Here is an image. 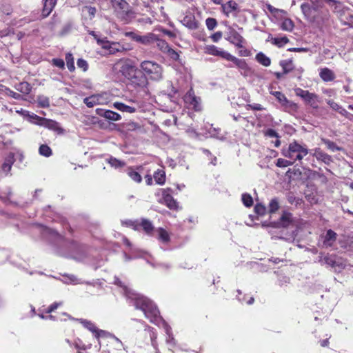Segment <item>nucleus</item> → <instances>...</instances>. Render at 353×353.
Listing matches in <instances>:
<instances>
[{
    "mask_svg": "<svg viewBox=\"0 0 353 353\" xmlns=\"http://www.w3.org/2000/svg\"><path fill=\"white\" fill-rule=\"evenodd\" d=\"M115 284L123 288L125 294L128 299L134 301V304L137 309L141 310L146 318L149 319L152 323L159 324L163 321L159 316V311L156 305L146 297L134 292L125 285H123L121 281L119 279H116Z\"/></svg>",
    "mask_w": 353,
    "mask_h": 353,
    "instance_id": "nucleus-1",
    "label": "nucleus"
},
{
    "mask_svg": "<svg viewBox=\"0 0 353 353\" xmlns=\"http://www.w3.org/2000/svg\"><path fill=\"white\" fill-rule=\"evenodd\" d=\"M114 73L120 74L132 83L143 86L145 83V77L138 70L136 63L130 59H121L117 61L112 67Z\"/></svg>",
    "mask_w": 353,
    "mask_h": 353,
    "instance_id": "nucleus-2",
    "label": "nucleus"
},
{
    "mask_svg": "<svg viewBox=\"0 0 353 353\" xmlns=\"http://www.w3.org/2000/svg\"><path fill=\"white\" fill-rule=\"evenodd\" d=\"M282 155L292 159L294 162L301 161L309 153V150L304 144H300L297 141L290 142L288 147L283 148Z\"/></svg>",
    "mask_w": 353,
    "mask_h": 353,
    "instance_id": "nucleus-3",
    "label": "nucleus"
},
{
    "mask_svg": "<svg viewBox=\"0 0 353 353\" xmlns=\"http://www.w3.org/2000/svg\"><path fill=\"white\" fill-rule=\"evenodd\" d=\"M143 73L150 79L159 81L163 77V68L157 63L152 61H144L141 63Z\"/></svg>",
    "mask_w": 353,
    "mask_h": 353,
    "instance_id": "nucleus-4",
    "label": "nucleus"
},
{
    "mask_svg": "<svg viewBox=\"0 0 353 353\" xmlns=\"http://www.w3.org/2000/svg\"><path fill=\"white\" fill-rule=\"evenodd\" d=\"M294 92L296 95L303 99L306 104L314 109L319 108V103L321 102V100L317 94L299 88H296Z\"/></svg>",
    "mask_w": 353,
    "mask_h": 353,
    "instance_id": "nucleus-5",
    "label": "nucleus"
},
{
    "mask_svg": "<svg viewBox=\"0 0 353 353\" xmlns=\"http://www.w3.org/2000/svg\"><path fill=\"white\" fill-rule=\"evenodd\" d=\"M172 190L170 188L161 189L157 194L156 196L161 197L158 199V202L161 204L165 205L168 208L171 210H176L178 208V204L176 200L171 195Z\"/></svg>",
    "mask_w": 353,
    "mask_h": 353,
    "instance_id": "nucleus-6",
    "label": "nucleus"
},
{
    "mask_svg": "<svg viewBox=\"0 0 353 353\" xmlns=\"http://www.w3.org/2000/svg\"><path fill=\"white\" fill-rule=\"evenodd\" d=\"M125 35L130 37L132 41L137 42L144 46H150L157 39V35L152 32H148L145 34L141 35L137 32H129Z\"/></svg>",
    "mask_w": 353,
    "mask_h": 353,
    "instance_id": "nucleus-7",
    "label": "nucleus"
},
{
    "mask_svg": "<svg viewBox=\"0 0 353 353\" xmlns=\"http://www.w3.org/2000/svg\"><path fill=\"white\" fill-rule=\"evenodd\" d=\"M225 39L237 48H242L245 42L243 37L232 26H228Z\"/></svg>",
    "mask_w": 353,
    "mask_h": 353,
    "instance_id": "nucleus-8",
    "label": "nucleus"
},
{
    "mask_svg": "<svg viewBox=\"0 0 353 353\" xmlns=\"http://www.w3.org/2000/svg\"><path fill=\"white\" fill-rule=\"evenodd\" d=\"M229 61L232 62L233 64L238 68L240 73L244 77H249L252 74V70L248 65L245 60L239 59L232 54Z\"/></svg>",
    "mask_w": 353,
    "mask_h": 353,
    "instance_id": "nucleus-9",
    "label": "nucleus"
},
{
    "mask_svg": "<svg viewBox=\"0 0 353 353\" xmlns=\"http://www.w3.org/2000/svg\"><path fill=\"white\" fill-rule=\"evenodd\" d=\"M204 52L205 54L213 55V56H217L220 57L222 59H224L227 61H229L230 58L231 57L232 54L229 53L228 52L219 48L214 45H207L203 48Z\"/></svg>",
    "mask_w": 353,
    "mask_h": 353,
    "instance_id": "nucleus-10",
    "label": "nucleus"
},
{
    "mask_svg": "<svg viewBox=\"0 0 353 353\" xmlns=\"http://www.w3.org/2000/svg\"><path fill=\"white\" fill-rule=\"evenodd\" d=\"M129 102L131 105H126L121 102H114L112 104V107L115 109L128 113H134L140 108L139 103L134 100H130Z\"/></svg>",
    "mask_w": 353,
    "mask_h": 353,
    "instance_id": "nucleus-11",
    "label": "nucleus"
},
{
    "mask_svg": "<svg viewBox=\"0 0 353 353\" xmlns=\"http://www.w3.org/2000/svg\"><path fill=\"white\" fill-rule=\"evenodd\" d=\"M105 96H106L105 93L93 94L89 97L85 98L83 102L88 108H92L97 105L105 103L107 99L105 98Z\"/></svg>",
    "mask_w": 353,
    "mask_h": 353,
    "instance_id": "nucleus-12",
    "label": "nucleus"
},
{
    "mask_svg": "<svg viewBox=\"0 0 353 353\" xmlns=\"http://www.w3.org/2000/svg\"><path fill=\"white\" fill-rule=\"evenodd\" d=\"M184 101L189 108L195 110H200V99L195 96L192 90H189L184 96Z\"/></svg>",
    "mask_w": 353,
    "mask_h": 353,
    "instance_id": "nucleus-13",
    "label": "nucleus"
},
{
    "mask_svg": "<svg viewBox=\"0 0 353 353\" xmlns=\"http://www.w3.org/2000/svg\"><path fill=\"white\" fill-rule=\"evenodd\" d=\"M301 8L307 19L313 21L315 19L317 12V6L316 5L304 3L301 5Z\"/></svg>",
    "mask_w": 353,
    "mask_h": 353,
    "instance_id": "nucleus-14",
    "label": "nucleus"
},
{
    "mask_svg": "<svg viewBox=\"0 0 353 353\" xmlns=\"http://www.w3.org/2000/svg\"><path fill=\"white\" fill-rule=\"evenodd\" d=\"M96 112L98 115L103 117L108 120L117 121L121 119V117L119 114L112 110L97 108Z\"/></svg>",
    "mask_w": 353,
    "mask_h": 353,
    "instance_id": "nucleus-15",
    "label": "nucleus"
},
{
    "mask_svg": "<svg viewBox=\"0 0 353 353\" xmlns=\"http://www.w3.org/2000/svg\"><path fill=\"white\" fill-rule=\"evenodd\" d=\"M81 323L88 330L94 334L95 338L98 340L99 344L101 345V342L100 341V337L104 334V332L102 330H98L95 325L90 321L83 319L79 320Z\"/></svg>",
    "mask_w": 353,
    "mask_h": 353,
    "instance_id": "nucleus-16",
    "label": "nucleus"
},
{
    "mask_svg": "<svg viewBox=\"0 0 353 353\" xmlns=\"http://www.w3.org/2000/svg\"><path fill=\"white\" fill-rule=\"evenodd\" d=\"M183 26L191 30H195L198 28L199 23L195 19V17L191 14L188 13L181 21Z\"/></svg>",
    "mask_w": 353,
    "mask_h": 353,
    "instance_id": "nucleus-17",
    "label": "nucleus"
},
{
    "mask_svg": "<svg viewBox=\"0 0 353 353\" xmlns=\"http://www.w3.org/2000/svg\"><path fill=\"white\" fill-rule=\"evenodd\" d=\"M312 155L316 157L317 160H321L327 164L332 161L331 157L323 152L320 148H315L312 150Z\"/></svg>",
    "mask_w": 353,
    "mask_h": 353,
    "instance_id": "nucleus-18",
    "label": "nucleus"
},
{
    "mask_svg": "<svg viewBox=\"0 0 353 353\" xmlns=\"http://www.w3.org/2000/svg\"><path fill=\"white\" fill-rule=\"evenodd\" d=\"M221 8H222L223 12L227 17H229V15L231 13L237 10L238 5L235 1L231 0V1H228L225 3L222 4Z\"/></svg>",
    "mask_w": 353,
    "mask_h": 353,
    "instance_id": "nucleus-19",
    "label": "nucleus"
},
{
    "mask_svg": "<svg viewBox=\"0 0 353 353\" xmlns=\"http://www.w3.org/2000/svg\"><path fill=\"white\" fill-rule=\"evenodd\" d=\"M112 5L116 10L128 12L129 8L128 3L125 0H111Z\"/></svg>",
    "mask_w": 353,
    "mask_h": 353,
    "instance_id": "nucleus-20",
    "label": "nucleus"
},
{
    "mask_svg": "<svg viewBox=\"0 0 353 353\" xmlns=\"http://www.w3.org/2000/svg\"><path fill=\"white\" fill-rule=\"evenodd\" d=\"M336 239V234L332 230L327 231V233L324 237L323 245L325 247H330L333 245Z\"/></svg>",
    "mask_w": 353,
    "mask_h": 353,
    "instance_id": "nucleus-21",
    "label": "nucleus"
},
{
    "mask_svg": "<svg viewBox=\"0 0 353 353\" xmlns=\"http://www.w3.org/2000/svg\"><path fill=\"white\" fill-rule=\"evenodd\" d=\"M319 76L324 81H331L335 78L334 73L327 68L321 69Z\"/></svg>",
    "mask_w": 353,
    "mask_h": 353,
    "instance_id": "nucleus-22",
    "label": "nucleus"
},
{
    "mask_svg": "<svg viewBox=\"0 0 353 353\" xmlns=\"http://www.w3.org/2000/svg\"><path fill=\"white\" fill-rule=\"evenodd\" d=\"M39 125L43 126L46 128H48L50 130H52L54 131H58L60 130V128H59L57 122H56L53 120H51V119H46V118H43L41 123H39Z\"/></svg>",
    "mask_w": 353,
    "mask_h": 353,
    "instance_id": "nucleus-23",
    "label": "nucleus"
},
{
    "mask_svg": "<svg viewBox=\"0 0 353 353\" xmlns=\"http://www.w3.org/2000/svg\"><path fill=\"white\" fill-rule=\"evenodd\" d=\"M43 8L42 11V14L44 17L48 16L52 10H53L56 3L57 0H43Z\"/></svg>",
    "mask_w": 353,
    "mask_h": 353,
    "instance_id": "nucleus-24",
    "label": "nucleus"
},
{
    "mask_svg": "<svg viewBox=\"0 0 353 353\" xmlns=\"http://www.w3.org/2000/svg\"><path fill=\"white\" fill-rule=\"evenodd\" d=\"M155 42L157 43V47L162 52H169L174 54L176 56V57H179L177 53H176L173 50L170 48L169 46L164 40L160 39L157 37V39L155 41Z\"/></svg>",
    "mask_w": 353,
    "mask_h": 353,
    "instance_id": "nucleus-25",
    "label": "nucleus"
},
{
    "mask_svg": "<svg viewBox=\"0 0 353 353\" xmlns=\"http://www.w3.org/2000/svg\"><path fill=\"white\" fill-rule=\"evenodd\" d=\"M154 179L156 183L162 185L165 182V172L163 169H158L154 173Z\"/></svg>",
    "mask_w": 353,
    "mask_h": 353,
    "instance_id": "nucleus-26",
    "label": "nucleus"
},
{
    "mask_svg": "<svg viewBox=\"0 0 353 353\" xmlns=\"http://www.w3.org/2000/svg\"><path fill=\"white\" fill-rule=\"evenodd\" d=\"M292 222V214L289 212H283L278 223L280 227H288Z\"/></svg>",
    "mask_w": 353,
    "mask_h": 353,
    "instance_id": "nucleus-27",
    "label": "nucleus"
},
{
    "mask_svg": "<svg viewBox=\"0 0 353 353\" xmlns=\"http://www.w3.org/2000/svg\"><path fill=\"white\" fill-rule=\"evenodd\" d=\"M285 16V15H283V17L281 19H283L281 23V28L283 30L291 32L294 26V23L290 18L284 17Z\"/></svg>",
    "mask_w": 353,
    "mask_h": 353,
    "instance_id": "nucleus-28",
    "label": "nucleus"
},
{
    "mask_svg": "<svg viewBox=\"0 0 353 353\" xmlns=\"http://www.w3.org/2000/svg\"><path fill=\"white\" fill-rule=\"evenodd\" d=\"M98 43H101V46L103 48L108 50L109 53L114 54L116 51L119 50L116 48L117 46L115 43H110L108 41H99L98 40Z\"/></svg>",
    "mask_w": 353,
    "mask_h": 353,
    "instance_id": "nucleus-29",
    "label": "nucleus"
},
{
    "mask_svg": "<svg viewBox=\"0 0 353 353\" xmlns=\"http://www.w3.org/2000/svg\"><path fill=\"white\" fill-rule=\"evenodd\" d=\"M158 239L163 243H167L170 241V235L168 232L163 228H159L157 230Z\"/></svg>",
    "mask_w": 353,
    "mask_h": 353,
    "instance_id": "nucleus-30",
    "label": "nucleus"
},
{
    "mask_svg": "<svg viewBox=\"0 0 353 353\" xmlns=\"http://www.w3.org/2000/svg\"><path fill=\"white\" fill-rule=\"evenodd\" d=\"M256 60L260 64H261L265 67H268V66L270 65V64H271L270 59L269 57H268L263 52H259L256 55Z\"/></svg>",
    "mask_w": 353,
    "mask_h": 353,
    "instance_id": "nucleus-31",
    "label": "nucleus"
},
{
    "mask_svg": "<svg viewBox=\"0 0 353 353\" xmlns=\"http://www.w3.org/2000/svg\"><path fill=\"white\" fill-rule=\"evenodd\" d=\"M267 9L275 17L281 19L283 15H286V12L283 10L277 9L270 4L266 6Z\"/></svg>",
    "mask_w": 353,
    "mask_h": 353,
    "instance_id": "nucleus-32",
    "label": "nucleus"
},
{
    "mask_svg": "<svg viewBox=\"0 0 353 353\" xmlns=\"http://www.w3.org/2000/svg\"><path fill=\"white\" fill-rule=\"evenodd\" d=\"M127 174L129 176V177H130V179L132 180H133L134 181H135L137 183L141 182V181H142L141 176L140 175V174L138 172L135 171L133 168H129L127 170Z\"/></svg>",
    "mask_w": 353,
    "mask_h": 353,
    "instance_id": "nucleus-33",
    "label": "nucleus"
},
{
    "mask_svg": "<svg viewBox=\"0 0 353 353\" xmlns=\"http://www.w3.org/2000/svg\"><path fill=\"white\" fill-rule=\"evenodd\" d=\"M14 162V156L10 154L5 160L2 165V170L5 172H8L11 170L12 165Z\"/></svg>",
    "mask_w": 353,
    "mask_h": 353,
    "instance_id": "nucleus-34",
    "label": "nucleus"
},
{
    "mask_svg": "<svg viewBox=\"0 0 353 353\" xmlns=\"http://www.w3.org/2000/svg\"><path fill=\"white\" fill-rule=\"evenodd\" d=\"M16 89L21 93L28 94L31 90V86L27 82H22L16 86Z\"/></svg>",
    "mask_w": 353,
    "mask_h": 353,
    "instance_id": "nucleus-35",
    "label": "nucleus"
},
{
    "mask_svg": "<svg viewBox=\"0 0 353 353\" xmlns=\"http://www.w3.org/2000/svg\"><path fill=\"white\" fill-rule=\"evenodd\" d=\"M327 103L330 105L331 108H332L334 110H336L339 112L342 115H345L347 113V111L343 109L341 106H340L338 103H335L334 101L332 100H329L327 101Z\"/></svg>",
    "mask_w": 353,
    "mask_h": 353,
    "instance_id": "nucleus-36",
    "label": "nucleus"
},
{
    "mask_svg": "<svg viewBox=\"0 0 353 353\" xmlns=\"http://www.w3.org/2000/svg\"><path fill=\"white\" fill-rule=\"evenodd\" d=\"M322 141L327 146V148L332 152L341 150V148L337 146L335 143L328 140L322 139Z\"/></svg>",
    "mask_w": 353,
    "mask_h": 353,
    "instance_id": "nucleus-37",
    "label": "nucleus"
},
{
    "mask_svg": "<svg viewBox=\"0 0 353 353\" xmlns=\"http://www.w3.org/2000/svg\"><path fill=\"white\" fill-rule=\"evenodd\" d=\"M39 154L46 157H49L52 154L51 148L45 144L41 145L39 149Z\"/></svg>",
    "mask_w": 353,
    "mask_h": 353,
    "instance_id": "nucleus-38",
    "label": "nucleus"
},
{
    "mask_svg": "<svg viewBox=\"0 0 353 353\" xmlns=\"http://www.w3.org/2000/svg\"><path fill=\"white\" fill-rule=\"evenodd\" d=\"M37 101L40 107L48 108L50 105L49 99L47 97L39 96Z\"/></svg>",
    "mask_w": 353,
    "mask_h": 353,
    "instance_id": "nucleus-39",
    "label": "nucleus"
},
{
    "mask_svg": "<svg viewBox=\"0 0 353 353\" xmlns=\"http://www.w3.org/2000/svg\"><path fill=\"white\" fill-rule=\"evenodd\" d=\"M271 94L274 96L276 99L278 100V101L281 103V105H283L284 102H287V98L281 92L279 91H274V92H270Z\"/></svg>",
    "mask_w": 353,
    "mask_h": 353,
    "instance_id": "nucleus-40",
    "label": "nucleus"
},
{
    "mask_svg": "<svg viewBox=\"0 0 353 353\" xmlns=\"http://www.w3.org/2000/svg\"><path fill=\"white\" fill-rule=\"evenodd\" d=\"M27 118L29 121L38 125H39V123H41L43 119V117H40L34 113H29V115H28Z\"/></svg>",
    "mask_w": 353,
    "mask_h": 353,
    "instance_id": "nucleus-41",
    "label": "nucleus"
},
{
    "mask_svg": "<svg viewBox=\"0 0 353 353\" xmlns=\"http://www.w3.org/2000/svg\"><path fill=\"white\" fill-rule=\"evenodd\" d=\"M294 163L292 160L290 161L280 158L277 159L276 165L279 168H285L292 165Z\"/></svg>",
    "mask_w": 353,
    "mask_h": 353,
    "instance_id": "nucleus-42",
    "label": "nucleus"
},
{
    "mask_svg": "<svg viewBox=\"0 0 353 353\" xmlns=\"http://www.w3.org/2000/svg\"><path fill=\"white\" fill-rule=\"evenodd\" d=\"M279 208V203L277 199H272L269 203V212L270 213L275 212Z\"/></svg>",
    "mask_w": 353,
    "mask_h": 353,
    "instance_id": "nucleus-43",
    "label": "nucleus"
},
{
    "mask_svg": "<svg viewBox=\"0 0 353 353\" xmlns=\"http://www.w3.org/2000/svg\"><path fill=\"white\" fill-rule=\"evenodd\" d=\"M242 201L246 207H250L253 204V199L249 194H243L242 195Z\"/></svg>",
    "mask_w": 353,
    "mask_h": 353,
    "instance_id": "nucleus-44",
    "label": "nucleus"
},
{
    "mask_svg": "<svg viewBox=\"0 0 353 353\" xmlns=\"http://www.w3.org/2000/svg\"><path fill=\"white\" fill-rule=\"evenodd\" d=\"M108 163L110 164L112 167L115 168L123 167L125 163L115 158L110 157L108 159Z\"/></svg>",
    "mask_w": 353,
    "mask_h": 353,
    "instance_id": "nucleus-45",
    "label": "nucleus"
},
{
    "mask_svg": "<svg viewBox=\"0 0 353 353\" xmlns=\"http://www.w3.org/2000/svg\"><path fill=\"white\" fill-rule=\"evenodd\" d=\"M65 60L67 63V66L69 70L72 71L74 70V61L72 54L70 53H68L65 56Z\"/></svg>",
    "mask_w": 353,
    "mask_h": 353,
    "instance_id": "nucleus-46",
    "label": "nucleus"
},
{
    "mask_svg": "<svg viewBox=\"0 0 353 353\" xmlns=\"http://www.w3.org/2000/svg\"><path fill=\"white\" fill-rule=\"evenodd\" d=\"M205 24H206L207 28L210 30H212L217 26V22H216V20L214 18H208L205 20Z\"/></svg>",
    "mask_w": 353,
    "mask_h": 353,
    "instance_id": "nucleus-47",
    "label": "nucleus"
},
{
    "mask_svg": "<svg viewBox=\"0 0 353 353\" xmlns=\"http://www.w3.org/2000/svg\"><path fill=\"white\" fill-rule=\"evenodd\" d=\"M281 65L283 69V72L285 74L289 72L292 70V63L291 61H284L281 62Z\"/></svg>",
    "mask_w": 353,
    "mask_h": 353,
    "instance_id": "nucleus-48",
    "label": "nucleus"
},
{
    "mask_svg": "<svg viewBox=\"0 0 353 353\" xmlns=\"http://www.w3.org/2000/svg\"><path fill=\"white\" fill-rule=\"evenodd\" d=\"M281 105L286 110H296L297 109V105L295 103L289 101L288 99L287 102H284Z\"/></svg>",
    "mask_w": 353,
    "mask_h": 353,
    "instance_id": "nucleus-49",
    "label": "nucleus"
},
{
    "mask_svg": "<svg viewBox=\"0 0 353 353\" xmlns=\"http://www.w3.org/2000/svg\"><path fill=\"white\" fill-rule=\"evenodd\" d=\"M289 41L288 39L286 37H283L281 38H275L273 40V43L281 47L283 45L286 44Z\"/></svg>",
    "mask_w": 353,
    "mask_h": 353,
    "instance_id": "nucleus-50",
    "label": "nucleus"
},
{
    "mask_svg": "<svg viewBox=\"0 0 353 353\" xmlns=\"http://www.w3.org/2000/svg\"><path fill=\"white\" fill-rule=\"evenodd\" d=\"M107 342L110 345H114V346H117L118 347L122 346V344H121V341H119V339L117 338L114 337V336H110L108 339H107Z\"/></svg>",
    "mask_w": 353,
    "mask_h": 353,
    "instance_id": "nucleus-51",
    "label": "nucleus"
},
{
    "mask_svg": "<svg viewBox=\"0 0 353 353\" xmlns=\"http://www.w3.org/2000/svg\"><path fill=\"white\" fill-rule=\"evenodd\" d=\"M142 227L143 228V230L147 232V233H150L152 230H153V226L151 223V222L147 221V220H143L142 221Z\"/></svg>",
    "mask_w": 353,
    "mask_h": 353,
    "instance_id": "nucleus-52",
    "label": "nucleus"
},
{
    "mask_svg": "<svg viewBox=\"0 0 353 353\" xmlns=\"http://www.w3.org/2000/svg\"><path fill=\"white\" fill-rule=\"evenodd\" d=\"M255 212L259 215H263L265 213L266 208L261 204H257L254 207Z\"/></svg>",
    "mask_w": 353,
    "mask_h": 353,
    "instance_id": "nucleus-53",
    "label": "nucleus"
},
{
    "mask_svg": "<svg viewBox=\"0 0 353 353\" xmlns=\"http://www.w3.org/2000/svg\"><path fill=\"white\" fill-rule=\"evenodd\" d=\"M77 66L79 68H81L83 71H86L88 70V65L86 61L79 59L77 61Z\"/></svg>",
    "mask_w": 353,
    "mask_h": 353,
    "instance_id": "nucleus-54",
    "label": "nucleus"
},
{
    "mask_svg": "<svg viewBox=\"0 0 353 353\" xmlns=\"http://www.w3.org/2000/svg\"><path fill=\"white\" fill-rule=\"evenodd\" d=\"M62 302L54 303L46 310V312L51 313L54 312L58 307L62 305Z\"/></svg>",
    "mask_w": 353,
    "mask_h": 353,
    "instance_id": "nucleus-55",
    "label": "nucleus"
},
{
    "mask_svg": "<svg viewBox=\"0 0 353 353\" xmlns=\"http://www.w3.org/2000/svg\"><path fill=\"white\" fill-rule=\"evenodd\" d=\"M52 63L54 65H55L59 68H63L64 65H65L63 60H62L61 59H53Z\"/></svg>",
    "mask_w": 353,
    "mask_h": 353,
    "instance_id": "nucleus-56",
    "label": "nucleus"
},
{
    "mask_svg": "<svg viewBox=\"0 0 353 353\" xmlns=\"http://www.w3.org/2000/svg\"><path fill=\"white\" fill-rule=\"evenodd\" d=\"M163 325L164 326L165 331L168 336V339H167V341L169 342L170 341H171L174 340V338L171 336L170 327L165 322H163Z\"/></svg>",
    "mask_w": 353,
    "mask_h": 353,
    "instance_id": "nucleus-57",
    "label": "nucleus"
},
{
    "mask_svg": "<svg viewBox=\"0 0 353 353\" xmlns=\"http://www.w3.org/2000/svg\"><path fill=\"white\" fill-rule=\"evenodd\" d=\"M210 37L214 42H218L222 37V32H216L214 34H213Z\"/></svg>",
    "mask_w": 353,
    "mask_h": 353,
    "instance_id": "nucleus-58",
    "label": "nucleus"
},
{
    "mask_svg": "<svg viewBox=\"0 0 353 353\" xmlns=\"http://www.w3.org/2000/svg\"><path fill=\"white\" fill-rule=\"evenodd\" d=\"M7 94L13 97L14 99H20L21 98V96L20 94L14 92V91L10 90H8Z\"/></svg>",
    "mask_w": 353,
    "mask_h": 353,
    "instance_id": "nucleus-59",
    "label": "nucleus"
},
{
    "mask_svg": "<svg viewBox=\"0 0 353 353\" xmlns=\"http://www.w3.org/2000/svg\"><path fill=\"white\" fill-rule=\"evenodd\" d=\"M265 134L270 137H278V134L276 132V131L272 129H268L266 131Z\"/></svg>",
    "mask_w": 353,
    "mask_h": 353,
    "instance_id": "nucleus-60",
    "label": "nucleus"
},
{
    "mask_svg": "<svg viewBox=\"0 0 353 353\" xmlns=\"http://www.w3.org/2000/svg\"><path fill=\"white\" fill-rule=\"evenodd\" d=\"M86 10L89 13L91 17H93L96 13V8L94 7H86Z\"/></svg>",
    "mask_w": 353,
    "mask_h": 353,
    "instance_id": "nucleus-61",
    "label": "nucleus"
},
{
    "mask_svg": "<svg viewBox=\"0 0 353 353\" xmlns=\"http://www.w3.org/2000/svg\"><path fill=\"white\" fill-rule=\"evenodd\" d=\"M145 183L148 185H151L152 184V177L150 174H147L145 176Z\"/></svg>",
    "mask_w": 353,
    "mask_h": 353,
    "instance_id": "nucleus-62",
    "label": "nucleus"
},
{
    "mask_svg": "<svg viewBox=\"0 0 353 353\" xmlns=\"http://www.w3.org/2000/svg\"><path fill=\"white\" fill-rule=\"evenodd\" d=\"M17 112L26 118H27L28 115H29L30 113L28 111L24 110L23 109H21L20 110H17Z\"/></svg>",
    "mask_w": 353,
    "mask_h": 353,
    "instance_id": "nucleus-63",
    "label": "nucleus"
},
{
    "mask_svg": "<svg viewBox=\"0 0 353 353\" xmlns=\"http://www.w3.org/2000/svg\"><path fill=\"white\" fill-rule=\"evenodd\" d=\"M74 347L77 350H80V349L85 350L86 349V347L85 345H83L82 347H81L80 344L77 341L75 342Z\"/></svg>",
    "mask_w": 353,
    "mask_h": 353,
    "instance_id": "nucleus-64",
    "label": "nucleus"
}]
</instances>
